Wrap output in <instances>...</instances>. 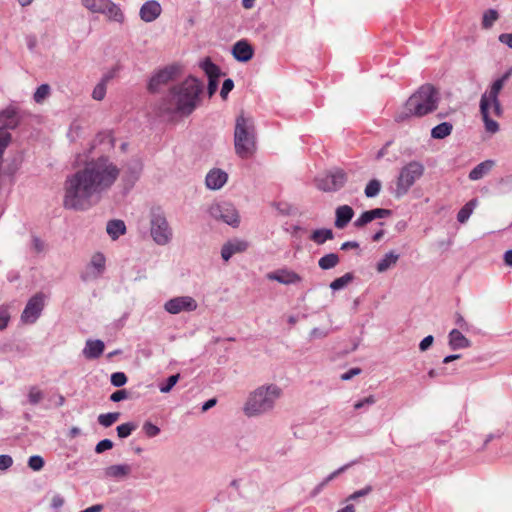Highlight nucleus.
<instances>
[{"label":"nucleus","instance_id":"obj_1","mask_svg":"<svg viewBox=\"0 0 512 512\" xmlns=\"http://www.w3.org/2000/svg\"><path fill=\"white\" fill-rule=\"evenodd\" d=\"M119 174L120 169L108 156L87 161L82 169L66 178L63 206L76 211L89 209L92 197L107 192Z\"/></svg>","mask_w":512,"mask_h":512},{"label":"nucleus","instance_id":"obj_2","mask_svg":"<svg viewBox=\"0 0 512 512\" xmlns=\"http://www.w3.org/2000/svg\"><path fill=\"white\" fill-rule=\"evenodd\" d=\"M202 93L203 83L190 75L169 89L168 94L160 100L158 110L163 115L187 117L199 106Z\"/></svg>","mask_w":512,"mask_h":512},{"label":"nucleus","instance_id":"obj_3","mask_svg":"<svg viewBox=\"0 0 512 512\" xmlns=\"http://www.w3.org/2000/svg\"><path fill=\"white\" fill-rule=\"evenodd\" d=\"M441 100L440 92L433 84L421 85L395 113L394 120L403 123L412 118H422L437 110Z\"/></svg>","mask_w":512,"mask_h":512},{"label":"nucleus","instance_id":"obj_4","mask_svg":"<svg viewBox=\"0 0 512 512\" xmlns=\"http://www.w3.org/2000/svg\"><path fill=\"white\" fill-rule=\"evenodd\" d=\"M234 147L242 159L252 157L256 150V131L254 121L242 112L237 116L234 130Z\"/></svg>","mask_w":512,"mask_h":512},{"label":"nucleus","instance_id":"obj_5","mask_svg":"<svg viewBox=\"0 0 512 512\" xmlns=\"http://www.w3.org/2000/svg\"><path fill=\"white\" fill-rule=\"evenodd\" d=\"M281 394L282 390L274 384L257 388L249 395L245 403V415L253 417L272 410L276 400L280 398Z\"/></svg>","mask_w":512,"mask_h":512},{"label":"nucleus","instance_id":"obj_6","mask_svg":"<svg viewBox=\"0 0 512 512\" xmlns=\"http://www.w3.org/2000/svg\"><path fill=\"white\" fill-rule=\"evenodd\" d=\"M424 165L419 161H410L404 165L396 180L395 197L401 198L408 193L410 188L424 174Z\"/></svg>","mask_w":512,"mask_h":512},{"label":"nucleus","instance_id":"obj_7","mask_svg":"<svg viewBox=\"0 0 512 512\" xmlns=\"http://www.w3.org/2000/svg\"><path fill=\"white\" fill-rule=\"evenodd\" d=\"M150 234L158 245H166L172 239V229L162 212L152 211Z\"/></svg>","mask_w":512,"mask_h":512},{"label":"nucleus","instance_id":"obj_8","mask_svg":"<svg viewBox=\"0 0 512 512\" xmlns=\"http://www.w3.org/2000/svg\"><path fill=\"white\" fill-rule=\"evenodd\" d=\"M181 71L182 67L177 63L167 65L157 70L149 80L148 91L151 93L158 92L161 86L175 80L181 74Z\"/></svg>","mask_w":512,"mask_h":512},{"label":"nucleus","instance_id":"obj_9","mask_svg":"<svg viewBox=\"0 0 512 512\" xmlns=\"http://www.w3.org/2000/svg\"><path fill=\"white\" fill-rule=\"evenodd\" d=\"M316 186L324 192L339 191L347 182V174L342 169L329 170L325 175L315 179Z\"/></svg>","mask_w":512,"mask_h":512},{"label":"nucleus","instance_id":"obj_10","mask_svg":"<svg viewBox=\"0 0 512 512\" xmlns=\"http://www.w3.org/2000/svg\"><path fill=\"white\" fill-rule=\"evenodd\" d=\"M46 298L47 296L43 292L34 294L28 300L21 314V321L26 324H34L42 314Z\"/></svg>","mask_w":512,"mask_h":512},{"label":"nucleus","instance_id":"obj_11","mask_svg":"<svg viewBox=\"0 0 512 512\" xmlns=\"http://www.w3.org/2000/svg\"><path fill=\"white\" fill-rule=\"evenodd\" d=\"M209 213L213 218L222 220L224 223L232 227H237L240 223L239 214L236 208L229 202L212 205L209 209Z\"/></svg>","mask_w":512,"mask_h":512},{"label":"nucleus","instance_id":"obj_12","mask_svg":"<svg viewBox=\"0 0 512 512\" xmlns=\"http://www.w3.org/2000/svg\"><path fill=\"white\" fill-rule=\"evenodd\" d=\"M22 120V115L18 108L8 106L7 108L0 111V132L7 134L12 140V135L8 130H15L18 128Z\"/></svg>","mask_w":512,"mask_h":512},{"label":"nucleus","instance_id":"obj_13","mask_svg":"<svg viewBox=\"0 0 512 512\" xmlns=\"http://www.w3.org/2000/svg\"><path fill=\"white\" fill-rule=\"evenodd\" d=\"M200 67L208 77L207 93L211 98L218 89L219 78L222 75L221 69L218 65L213 63L209 57L205 58L200 63Z\"/></svg>","mask_w":512,"mask_h":512},{"label":"nucleus","instance_id":"obj_14","mask_svg":"<svg viewBox=\"0 0 512 512\" xmlns=\"http://www.w3.org/2000/svg\"><path fill=\"white\" fill-rule=\"evenodd\" d=\"M198 304L191 296H178L168 300L164 304L165 310L170 314H179L181 312H191L196 310Z\"/></svg>","mask_w":512,"mask_h":512},{"label":"nucleus","instance_id":"obj_15","mask_svg":"<svg viewBox=\"0 0 512 512\" xmlns=\"http://www.w3.org/2000/svg\"><path fill=\"white\" fill-rule=\"evenodd\" d=\"M489 109V100L487 98V94L484 93L481 96L480 100V112L483 118L486 131L494 134L498 132L499 124L495 120L491 119Z\"/></svg>","mask_w":512,"mask_h":512},{"label":"nucleus","instance_id":"obj_16","mask_svg":"<svg viewBox=\"0 0 512 512\" xmlns=\"http://www.w3.org/2000/svg\"><path fill=\"white\" fill-rule=\"evenodd\" d=\"M161 12L162 8L159 2L150 0L141 6L139 15L144 22L149 23L156 20L161 15Z\"/></svg>","mask_w":512,"mask_h":512},{"label":"nucleus","instance_id":"obj_17","mask_svg":"<svg viewBox=\"0 0 512 512\" xmlns=\"http://www.w3.org/2000/svg\"><path fill=\"white\" fill-rule=\"evenodd\" d=\"M267 278L285 285L295 284L301 281L299 274L288 269H278L270 272L267 274Z\"/></svg>","mask_w":512,"mask_h":512},{"label":"nucleus","instance_id":"obj_18","mask_svg":"<svg viewBox=\"0 0 512 512\" xmlns=\"http://www.w3.org/2000/svg\"><path fill=\"white\" fill-rule=\"evenodd\" d=\"M232 54L237 61L248 62L254 55V49L246 40H240L234 44Z\"/></svg>","mask_w":512,"mask_h":512},{"label":"nucleus","instance_id":"obj_19","mask_svg":"<svg viewBox=\"0 0 512 512\" xmlns=\"http://www.w3.org/2000/svg\"><path fill=\"white\" fill-rule=\"evenodd\" d=\"M228 175L221 169L214 168L206 175V186L212 190H218L222 188L227 182Z\"/></svg>","mask_w":512,"mask_h":512},{"label":"nucleus","instance_id":"obj_20","mask_svg":"<svg viewBox=\"0 0 512 512\" xmlns=\"http://www.w3.org/2000/svg\"><path fill=\"white\" fill-rule=\"evenodd\" d=\"M354 216V210L349 205L338 206L335 210L334 226L337 229L345 228Z\"/></svg>","mask_w":512,"mask_h":512},{"label":"nucleus","instance_id":"obj_21","mask_svg":"<svg viewBox=\"0 0 512 512\" xmlns=\"http://www.w3.org/2000/svg\"><path fill=\"white\" fill-rule=\"evenodd\" d=\"M105 345L101 340H87L85 348L83 349V355L87 359H97L104 351Z\"/></svg>","mask_w":512,"mask_h":512},{"label":"nucleus","instance_id":"obj_22","mask_svg":"<svg viewBox=\"0 0 512 512\" xmlns=\"http://www.w3.org/2000/svg\"><path fill=\"white\" fill-rule=\"evenodd\" d=\"M100 14L105 15L110 21L118 23H123L125 18L121 8L111 0H107Z\"/></svg>","mask_w":512,"mask_h":512},{"label":"nucleus","instance_id":"obj_23","mask_svg":"<svg viewBox=\"0 0 512 512\" xmlns=\"http://www.w3.org/2000/svg\"><path fill=\"white\" fill-rule=\"evenodd\" d=\"M494 165H495V161L494 160H491V159L485 160V161L479 163L478 165H476L469 172L468 178L471 181L480 180V179H482L486 174H488L492 170Z\"/></svg>","mask_w":512,"mask_h":512},{"label":"nucleus","instance_id":"obj_24","mask_svg":"<svg viewBox=\"0 0 512 512\" xmlns=\"http://www.w3.org/2000/svg\"><path fill=\"white\" fill-rule=\"evenodd\" d=\"M449 346L452 350L468 348L471 346V341L458 329H452L449 333Z\"/></svg>","mask_w":512,"mask_h":512},{"label":"nucleus","instance_id":"obj_25","mask_svg":"<svg viewBox=\"0 0 512 512\" xmlns=\"http://www.w3.org/2000/svg\"><path fill=\"white\" fill-rule=\"evenodd\" d=\"M131 472V466L128 464H116L105 468L104 473L108 478L121 479L128 476Z\"/></svg>","mask_w":512,"mask_h":512},{"label":"nucleus","instance_id":"obj_26","mask_svg":"<svg viewBox=\"0 0 512 512\" xmlns=\"http://www.w3.org/2000/svg\"><path fill=\"white\" fill-rule=\"evenodd\" d=\"M106 231L112 240H117L126 233V225L123 220L113 219L108 221Z\"/></svg>","mask_w":512,"mask_h":512},{"label":"nucleus","instance_id":"obj_27","mask_svg":"<svg viewBox=\"0 0 512 512\" xmlns=\"http://www.w3.org/2000/svg\"><path fill=\"white\" fill-rule=\"evenodd\" d=\"M309 239L317 245H322L326 241L334 239V232L330 228L316 229L310 234Z\"/></svg>","mask_w":512,"mask_h":512},{"label":"nucleus","instance_id":"obj_28","mask_svg":"<svg viewBox=\"0 0 512 512\" xmlns=\"http://www.w3.org/2000/svg\"><path fill=\"white\" fill-rule=\"evenodd\" d=\"M400 255L395 253L394 251H390L388 253H386L382 259H380V261L377 263L376 265V270L379 272V273H383L385 271H387L388 269H390L392 266H394L398 259H399Z\"/></svg>","mask_w":512,"mask_h":512},{"label":"nucleus","instance_id":"obj_29","mask_svg":"<svg viewBox=\"0 0 512 512\" xmlns=\"http://www.w3.org/2000/svg\"><path fill=\"white\" fill-rule=\"evenodd\" d=\"M453 125L449 122H442L431 130V137L434 139H444L451 134Z\"/></svg>","mask_w":512,"mask_h":512},{"label":"nucleus","instance_id":"obj_30","mask_svg":"<svg viewBox=\"0 0 512 512\" xmlns=\"http://www.w3.org/2000/svg\"><path fill=\"white\" fill-rule=\"evenodd\" d=\"M106 259L103 253H95L90 261V266L96 270L94 277L100 276L105 270Z\"/></svg>","mask_w":512,"mask_h":512},{"label":"nucleus","instance_id":"obj_31","mask_svg":"<svg viewBox=\"0 0 512 512\" xmlns=\"http://www.w3.org/2000/svg\"><path fill=\"white\" fill-rule=\"evenodd\" d=\"M339 261L338 254L329 253L319 259L318 265L322 270H329L337 266Z\"/></svg>","mask_w":512,"mask_h":512},{"label":"nucleus","instance_id":"obj_32","mask_svg":"<svg viewBox=\"0 0 512 512\" xmlns=\"http://www.w3.org/2000/svg\"><path fill=\"white\" fill-rule=\"evenodd\" d=\"M476 204L477 199H471L468 201L457 213L458 222L465 223L471 216Z\"/></svg>","mask_w":512,"mask_h":512},{"label":"nucleus","instance_id":"obj_33","mask_svg":"<svg viewBox=\"0 0 512 512\" xmlns=\"http://www.w3.org/2000/svg\"><path fill=\"white\" fill-rule=\"evenodd\" d=\"M354 279V275L353 273L351 272H348L346 274H344L343 276L341 277H338L336 279H334L331 283H330V288L333 290V291H338V290H341L343 289L345 286H347L349 283H351Z\"/></svg>","mask_w":512,"mask_h":512},{"label":"nucleus","instance_id":"obj_34","mask_svg":"<svg viewBox=\"0 0 512 512\" xmlns=\"http://www.w3.org/2000/svg\"><path fill=\"white\" fill-rule=\"evenodd\" d=\"M120 412H109L98 416V423L105 428L112 426L120 418Z\"/></svg>","mask_w":512,"mask_h":512},{"label":"nucleus","instance_id":"obj_35","mask_svg":"<svg viewBox=\"0 0 512 512\" xmlns=\"http://www.w3.org/2000/svg\"><path fill=\"white\" fill-rule=\"evenodd\" d=\"M82 5L92 13H101L107 0H81Z\"/></svg>","mask_w":512,"mask_h":512},{"label":"nucleus","instance_id":"obj_36","mask_svg":"<svg viewBox=\"0 0 512 512\" xmlns=\"http://www.w3.org/2000/svg\"><path fill=\"white\" fill-rule=\"evenodd\" d=\"M499 18V14L495 9H488L484 12L482 17V27L489 29L493 26L494 22Z\"/></svg>","mask_w":512,"mask_h":512},{"label":"nucleus","instance_id":"obj_37","mask_svg":"<svg viewBox=\"0 0 512 512\" xmlns=\"http://www.w3.org/2000/svg\"><path fill=\"white\" fill-rule=\"evenodd\" d=\"M44 399V393L37 386H31L28 392V403L37 405Z\"/></svg>","mask_w":512,"mask_h":512},{"label":"nucleus","instance_id":"obj_38","mask_svg":"<svg viewBox=\"0 0 512 512\" xmlns=\"http://www.w3.org/2000/svg\"><path fill=\"white\" fill-rule=\"evenodd\" d=\"M110 79V76L106 75L102 81L95 86L92 92V97L95 100H102L106 94V82Z\"/></svg>","mask_w":512,"mask_h":512},{"label":"nucleus","instance_id":"obj_39","mask_svg":"<svg viewBox=\"0 0 512 512\" xmlns=\"http://www.w3.org/2000/svg\"><path fill=\"white\" fill-rule=\"evenodd\" d=\"M381 189V182L377 179H372L368 182L365 188V195L368 198L376 197Z\"/></svg>","mask_w":512,"mask_h":512},{"label":"nucleus","instance_id":"obj_40","mask_svg":"<svg viewBox=\"0 0 512 512\" xmlns=\"http://www.w3.org/2000/svg\"><path fill=\"white\" fill-rule=\"evenodd\" d=\"M180 375L179 374H173L170 375L164 382H162L159 385V389L162 393H168L170 392L173 387L177 384L179 381Z\"/></svg>","mask_w":512,"mask_h":512},{"label":"nucleus","instance_id":"obj_41","mask_svg":"<svg viewBox=\"0 0 512 512\" xmlns=\"http://www.w3.org/2000/svg\"><path fill=\"white\" fill-rule=\"evenodd\" d=\"M136 424L133 422H127L117 426V435L119 438H127L136 429Z\"/></svg>","mask_w":512,"mask_h":512},{"label":"nucleus","instance_id":"obj_42","mask_svg":"<svg viewBox=\"0 0 512 512\" xmlns=\"http://www.w3.org/2000/svg\"><path fill=\"white\" fill-rule=\"evenodd\" d=\"M50 93L48 84H41L35 91L33 99L36 103H41Z\"/></svg>","mask_w":512,"mask_h":512},{"label":"nucleus","instance_id":"obj_43","mask_svg":"<svg viewBox=\"0 0 512 512\" xmlns=\"http://www.w3.org/2000/svg\"><path fill=\"white\" fill-rule=\"evenodd\" d=\"M44 464V459L39 455H33L28 459V467L33 471H40Z\"/></svg>","mask_w":512,"mask_h":512},{"label":"nucleus","instance_id":"obj_44","mask_svg":"<svg viewBox=\"0 0 512 512\" xmlns=\"http://www.w3.org/2000/svg\"><path fill=\"white\" fill-rule=\"evenodd\" d=\"M372 221H373L372 214L368 213V210H367V211H364L359 216V218L354 221L353 225H354V227L360 229V228H363L364 226H366L367 224H369Z\"/></svg>","mask_w":512,"mask_h":512},{"label":"nucleus","instance_id":"obj_45","mask_svg":"<svg viewBox=\"0 0 512 512\" xmlns=\"http://www.w3.org/2000/svg\"><path fill=\"white\" fill-rule=\"evenodd\" d=\"M145 435L149 438H153V437H156L159 433H160V428L156 425H154L152 422L150 421H146L144 424H143V427H142Z\"/></svg>","mask_w":512,"mask_h":512},{"label":"nucleus","instance_id":"obj_46","mask_svg":"<svg viewBox=\"0 0 512 512\" xmlns=\"http://www.w3.org/2000/svg\"><path fill=\"white\" fill-rule=\"evenodd\" d=\"M127 376L123 372H115L111 375V384L115 387H122L127 383Z\"/></svg>","mask_w":512,"mask_h":512},{"label":"nucleus","instance_id":"obj_47","mask_svg":"<svg viewBox=\"0 0 512 512\" xmlns=\"http://www.w3.org/2000/svg\"><path fill=\"white\" fill-rule=\"evenodd\" d=\"M232 247L234 254L244 252L248 249L249 243L245 240H233L228 242Z\"/></svg>","mask_w":512,"mask_h":512},{"label":"nucleus","instance_id":"obj_48","mask_svg":"<svg viewBox=\"0 0 512 512\" xmlns=\"http://www.w3.org/2000/svg\"><path fill=\"white\" fill-rule=\"evenodd\" d=\"M368 213H371L372 219L375 220V219H381V218H386V217L391 216L392 211L390 209H385V208H375V209L368 210Z\"/></svg>","mask_w":512,"mask_h":512},{"label":"nucleus","instance_id":"obj_49","mask_svg":"<svg viewBox=\"0 0 512 512\" xmlns=\"http://www.w3.org/2000/svg\"><path fill=\"white\" fill-rule=\"evenodd\" d=\"M113 446H114V443L110 439H103L96 444L95 452L97 454H101L107 450L112 449Z\"/></svg>","mask_w":512,"mask_h":512},{"label":"nucleus","instance_id":"obj_50","mask_svg":"<svg viewBox=\"0 0 512 512\" xmlns=\"http://www.w3.org/2000/svg\"><path fill=\"white\" fill-rule=\"evenodd\" d=\"M354 463H356L355 461L351 462V463H348L346 465H343L342 467H340L339 469L335 470L334 472H332L330 475L327 476V478L320 484V486H324L325 484H327L329 481L333 480L335 477H337L339 474H341L342 472L346 471L351 465H353Z\"/></svg>","mask_w":512,"mask_h":512},{"label":"nucleus","instance_id":"obj_51","mask_svg":"<svg viewBox=\"0 0 512 512\" xmlns=\"http://www.w3.org/2000/svg\"><path fill=\"white\" fill-rule=\"evenodd\" d=\"M375 402H376L375 396L369 395L368 397H365L364 399L357 401L354 404V408L356 410H359V409H362L364 407H369V406L373 405Z\"/></svg>","mask_w":512,"mask_h":512},{"label":"nucleus","instance_id":"obj_52","mask_svg":"<svg viewBox=\"0 0 512 512\" xmlns=\"http://www.w3.org/2000/svg\"><path fill=\"white\" fill-rule=\"evenodd\" d=\"M234 88V82L232 79L228 78V79H225L223 84H222V88H221V91H220V95L223 99H226L228 94L232 91V89Z\"/></svg>","mask_w":512,"mask_h":512},{"label":"nucleus","instance_id":"obj_53","mask_svg":"<svg viewBox=\"0 0 512 512\" xmlns=\"http://www.w3.org/2000/svg\"><path fill=\"white\" fill-rule=\"evenodd\" d=\"M373 488L372 486L370 485H367L365 486L364 488L360 489V490H357L355 491L354 493H352L349 497H348V500H357L358 498L360 497H364V496H367L368 494H370L372 492Z\"/></svg>","mask_w":512,"mask_h":512},{"label":"nucleus","instance_id":"obj_54","mask_svg":"<svg viewBox=\"0 0 512 512\" xmlns=\"http://www.w3.org/2000/svg\"><path fill=\"white\" fill-rule=\"evenodd\" d=\"M128 397H129L128 391L126 389H120V390L113 392L110 395V400L112 402H120L122 400L127 399Z\"/></svg>","mask_w":512,"mask_h":512},{"label":"nucleus","instance_id":"obj_55","mask_svg":"<svg viewBox=\"0 0 512 512\" xmlns=\"http://www.w3.org/2000/svg\"><path fill=\"white\" fill-rule=\"evenodd\" d=\"M13 465V459L10 455H0V471H5Z\"/></svg>","mask_w":512,"mask_h":512},{"label":"nucleus","instance_id":"obj_56","mask_svg":"<svg viewBox=\"0 0 512 512\" xmlns=\"http://www.w3.org/2000/svg\"><path fill=\"white\" fill-rule=\"evenodd\" d=\"M10 315L4 308H0V330H4L9 323Z\"/></svg>","mask_w":512,"mask_h":512},{"label":"nucleus","instance_id":"obj_57","mask_svg":"<svg viewBox=\"0 0 512 512\" xmlns=\"http://www.w3.org/2000/svg\"><path fill=\"white\" fill-rule=\"evenodd\" d=\"M362 372L361 368L354 367L348 370L347 372L343 373L340 378L343 381L351 380L354 376L359 375Z\"/></svg>","mask_w":512,"mask_h":512},{"label":"nucleus","instance_id":"obj_58","mask_svg":"<svg viewBox=\"0 0 512 512\" xmlns=\"http://www.w3.org/2000/svg\"><path fill=\"white\" fill-rule=\"evenodd\" d=\"M434 342V337L432 335H428L422 339V341L419 344L420 351H426L428 350Z\"/></svg>","mask_w":512,"mask_h":512},{"label":"nucleus","instance_id":"obj_59","mask_svg":"<svg viewBox=\"0 0 512 512\" xmlns=\"http://www.w3.org/2000/svg\"><path fill=\"white\" fill-rule=\"evenodd\" d=\"M233 255H234V252L232 250V247L227 242L226 244H224L222 246L221 256H222L223 260L228 261Z\"/></svg>","mask_w":512,"mask_h":512},{"label":"nucleus","instance_id":"obj_60","mask_svg":"<svg viewBox=\"0 0 512 512\" xmlns=\"http://www.w3.org/2000/svg\"><path fill=\"white\" fill-rule=\"evenodd\" d=\"M32 247L37 253H41L45 249V243L39 237L34 236L32 238Z\"/></svg>","mask_w":512,"mask_h":512},{"label":"nucleus","instance_id":"obj_61","mask_svg":"<svg viewBox=\"0 0 512 512\" xmlns=\"http://www.w3.org/2000/svg\"><path fill=\"white\" fill-rule=\"evenodd\" d=\"M509 76L510 72H506L502 77L495 80L491 86L501 91L506 81L509 79Z\"/></svg>","mask_w":512,"mask_h":512},{"label":"nucleus","instance_id":"obj_62","mask_svg":"<svg viewBox=\"0 0 512 512\" xmlns=\"http://www.w3.org/2000/svg\"><path fill=\"white\" fill-rule=\"evenodd\" d=\"M141 169L142 167L139 163H137L133 168H129V172L131 174L129 180L132 183H134L138 179Z\"/></svg>","mask_w":512,"mask_h":512},{"label":"nucleus","instance_id":"obj_63","mask_svg":"<svg viewBox=\"0 0 512 512\" xmlns=\"http://www.w3.org/2000/svg\"><path fill=\"white\" fill-rule=\"evenodd\" d=\"M64 502V498L61 495L56 494L52 498L51 507L53 509H60L64 505Z\"/></svg>","mask_w":512,"mask_h":512},{"label":"nucleus","instance_id":"obj_64","mask_svg":"<svg viewBox=\"0 0 512 512\" xmlns=\"http://www.w3.org/2000/svg\"><path fill=\"white\" fill-rule=\"evenodd\" d=\"M499 41L509 48H512V33H502L499 35Z\"/></svg>","mask_w":512,"mask_h":512}]
</instances>
